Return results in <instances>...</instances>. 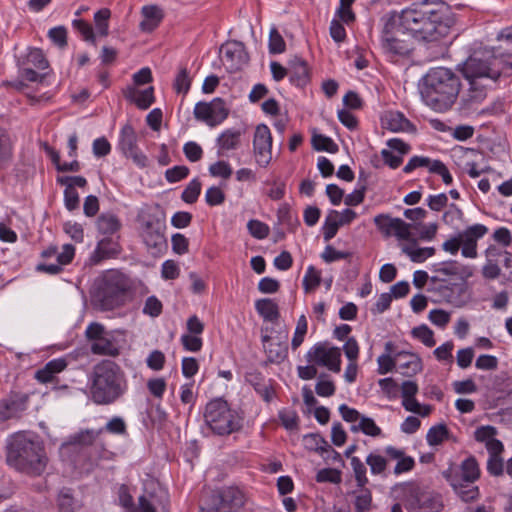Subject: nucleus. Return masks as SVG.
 <instances>
[{"label":"nucleus","instance_id":"nucleus-1","mask_svg":"<svg viewBox=\"0 0 512 512\" xmlns=\"http://www.w3.org/2000/svg\"><path fill=\"white\" fill-rule=\"evenodd\" d=\"M402 27L420 41H437L450 30L452 19L442 1L422 0L398 12Z\"/></svg>","mask_w":512,"mask_h":512},{"label":"nucleus","instance_id":"nucleus-2","mask_svg":"<svg viewBox=\"0 0 512 512\" xmlns=\"http://www.w3.org/2000/svg\"><path fill=\"white\" fill-rule=\"evenodd\" d=\"M462 73L470 85L468 100L479 103L486 97L483 81L512 76V54L502 58L495 50L475 52L464 62Z\"/></svg>","mask_w":512,"mask_h":512},{"label":"nucleus","instance_id":"nucleus-3","mask_svg":"<svg viewBox=\"0 0 512 512\" xmlns=\"http://www.w3.org/2000/svg\"><path fill=\"white\" fill-rule=\"evenodd\" d=\"M91 400L98 405H110L125 393L127 382L121 367L111 360L97 363L89 377Z\"/></svg>","mask_w":512,"mask_h":512},{"label":"nucleus","instance_id":"nucleus-4","mask_svg":"<svg viewBox=\"0 0 512 512\" xmlns=\"http://www.w3.org/2000/svg\"><path fill=\"white\" fill-rule=\"evenodd\" d=\"M460 87V79L451 69L436 67L424 76L421 96L432 109L443 112L454 104Z\"/></svg>","mask_w":512,"mask_h":512},{"label":"nucleus","instance_id":"nucleus-5","mask_svg":"<svg viewBox=\"0 0 512 512\" xmlns=\"http://www.w3.org/2000/svg\"><path fill=\"white\" fill-rule=\"evenodd\" d=\"M47 457L41 442L24 433L11 437L7 446V463L28 475H40L47 465Z\"/></svg>","mask_w":512,"mask_h":512},{"label":"nucleus","instance_id":"nucleus-6","mask_svg":"<svg viewBox=\"0 0 512 512\" xmlns=\"http://www.w3.org/2000/svg\"><path fill=\"white\" fill-rule=\"evenodd\" d=\"M127 290V280L122 273L107 271L95 282L91 291L92 305L101 311L113 310L124 304Z\"/></svg>","mask_w":512,"mask_h":512},{"label":"nucleus","instance_id":"nucleus-7","mask_svg":"<svg viewBox=\"0 0 512 512\" xmlns=\"http://www.w3.org/2000/svg\"><path fill=\"white\" fill-rule=\"evenodd\" d=\"M383 29L381 46L386 54L392 56H406L412 50L411 34L402 27L398 12L393 11L382 18Z\"/></svg>","mask_w":512,"mask_h":512},{"label":"nucleus","instance_id":"nucleus-8","mask_svg":"<svg viewBox=\"0 0 512 512\" xmlns=\"http://www.w3.org/2000/svg\"><path fill=\"white\" fill-rule=\"evenodd\" d=\"M205 422L218 435H229L242 427V419L231 410L228 403L219 398L210 401L205 408Z\"/></svg>","mask_w":512,"mask_h":512},{"label":"nucleus","instance_id":"nucleus-9","mask_svg":"<svg viewBox=\"0 0 512 512\" xmlns=\"http://www.w3.org/2000/svg\"><path fill=\"white\" fill-rule=\"evenodd\" d=\"M141 223V237L148 248L161 251L167 246L165 238V216L156 210L142 211L138 216Z\"/></svg>","mask_w":512,"mask_h":512},{"label":"nucleus","instance_id":"nucleus-10","mask_svg":"<svg viewBox=\"0 0 512 512\" xmlns=\"http://www.w3.org/2000/svg\"><path fill=\"white\" fill-rule=\"evenodd\" d=\"M85 338L90 343V351L94 355L117 357L121 346L112 331L98 322L90 323L85 330Z\"/></svg>","mask_w":512,"mask_h":512},{"label":"nucleus","instance_id":"nucleus-11","mask_svg":"<svg viewBox=\"0 0 512 512\" xmlns=\"http://www.w3.org/2000/svg\"><path fill=\"white\" fill-rule=\"evenodd\" d=\"M137 134L131 123H126L120 130L118 148L126 158L132 161L140 168L148 165L147 156L142 153L137 145Z\"/></svg>","mask_w":512,"mask_h":512},{"label":"nucleus","instance_id":"nucleus-12","mask_svg":"<svg viewBox=\"0 0 512 512\" xmlns=\"http://www.w3.org/2000/svg\"><path fill=\"white\" fill-rule=\"evenodd\" d=\"M212 506L207 512H233L245 503L243 492L237 487H225L212 494Z\"/></svg>","mask_w":512,"mask_h":512},{"label":"nucleus","instance_id":"nucleus-13","mask_svg":"<svg viewBox=\"0 0 512 512\" xmlns=\"http://www.w3.org/2000/svg\"><path fill=\"white\" fill-rule=\"evenodd\" d=\"M307 360L325 366L335 373L341 370V350L338 347H329L327 344L317 343L308 351Z\"/></svg>","mask_w":512,"mask_h":512},{"label":"nucleus","instance_id":"nucleus-14","mask_svg":"<svg viewBox=\"0 0 512 512\" xmlns=\"http://www.w3.org/2000/svg\"><path fill=\"white\" fill-rule=\"evenodd\" d=\"M30 394L21 391H11L0 400V421L19 419L27 410Z\"/></svg>","mask_w":512,"mask_h":512},{"label":"nucleus","instance_id":"nucleus-15","mask_svg":"<svg viewBox=\"0 0 512 512\" xmlns=\"http://www.w3.org/2000/svg\"><path fill=\"white\" fill-rule=\"evenodd\" d=\"M221 59L226 69L233 73L239 71L249 61L245 46L239 41H228L221 46Z\"/></svg>","mask_w":512,"mask_h":512},{"label":"nucleus","instance_id":"nucleus-16","mask_svg":"<svg viewBox=\"0 0 512 512\" xmlns=\"http://www.w3.org/2000/svg\"><path fill=\"white\" fill-rule=\"evenodd\" d=\"M254 155L258 165L266 167L272 159V136L268 126L258 125L253 139Z\"/></svg>","mask_w":512,"mask_h":512},{"label":"nucleus","instance_id":"nucleus-17","mask_svg":"<svg viewBox=\"0 0 512 512\" xmlns=\"http://www.w3.org/2000/svg\"><path fill=\"white\" fill-rule=\"evenodd\" d=\"M374 223L385 237L395 236L400 240H408L410 238V224L401 218H392L387 214H379L375 216Z\"/></svg>","mask_w":512,"mask_h":512},{"label":"nucleus","instance_id":"nucleus-18","mask_svg":"<svg viewBox=\"0 0 512 512\" xmlns=\"http://www.w3.org/2000/svg\"><path fill=\"white\" fill-rule=\"evenodd\" d=\"M442 476L453 488L458 497L465 503L473 502L480 496L479 488L473 486L468 488L465 482H461L459 471L454 466H449L442 472Z\"/></svg>","mask_w":512,"mask_h":512},{"label":"nucleus","instance_id":"nucleus-19","mask_svg":"<svg viewBox=\"0 0 512 512\" xmlns=\"http://www.w3.org/2000/svg\"><path fill=\"white\" fill-rule=\"evenodd\" d=\"M487 232L488 228L483 224H474L459 232L458 236L462 246V255L466 258H476L478 255L477 241Z\"/></svg>","mask_w":512,"mask_h":512},{"label":"nucleus","instance_id":"nucleus-20","mask_svg":"<svg viewBox=\"0 0 512 512\" xmlns=\"http://www.w3.org/2000/svg\"><path fill=\"white\" fill-rule=\"evenodd\" d=\"M121 251L120 245L112 238L105 237L98 241L96 249L90 256V263L93 265L99 264L105 259H110L117 256Z\"/></svg>","mask_w":512,"mask_h":512},{"label":"nucleus","instance_id":"nucleus-21","mask_svg":"<svg viewBox=\"0 0 512 512\" xmlns=\"http://www.w3.org/2000/svg\"><path fill=\"white\" fill-rule=\"evenodd\" d=\"M382 126L392 132H415L414 125L399 111H388L381 119Z\"/></svg>","mask_w":512,"mask_h":512},{"label":"nucleus","instance_id":"nucleus-22","mask_svg":"<svg viewBox=\"0 0 512 512\" xmlns=\"http://www.w3.org/2000/svg\"><path fill=\"white\" fill-rule=\"evenodd\" d=\"M123 94L127 100L142 110L148 109L155 101L154 88L152 86L143 90L135 86H129L123 91Z\"/></svg>","mask_w":512,"mask_h":512},{"label":"nucleus","instance_id":"nucleus-23","mask_svg":"<svg viewBox=\"0 0 512 512\" xmlns=\"http://www.w3.org/2000/svg\"><path fill=\"white\" fill-rule=\"evenodd\" d=\"M245 381L250 384L260 397L267 403L271 402L275 391L270 383H267L261 372L252 370L246 373Z\"/></svg>","mask_w":512,"mask_h":512},{"label":"nucleus","instance_id":"nucleus-24","mask_svg":"<svg viewBox=\"0 0 512 512\" xmlns=\"http://www.w3.org/2000/svg\"><path fill=\"white\" fill-rule=\"evenodd\" d=\"M262 342L264 343L268 362L280 364L286 359L288 346L285 340L275 341L270 336L265 335L262 337Z\"/></svg>","mask_w":512,"mask_h":512},{"label":"nucleus","instance_id":"nucleus-25","mask_svg":"<svg viewBox=\"0 0 512 512\" xmlns=\"http://www.w3.org/2000/svg\"><path fill=\"white\" fill-rule=\"evenodd\" d=\"M67 366V362L62 359H53L35 373V379L40 383H54L58 381L57 374L62 372Z\"/></svg>","mask_w":512,"mask_h":512},{"label":"nucleus","instance_id":"nucleus-26","mask_svg":"<svg viewBox=\"0 0 512 512\" xmlns=\"http://www.w3.org/2000/svg\"><path fill=\"white\" fill-rule=\"evenodd\" d=\"M289 80L297 87H304L308 84L310 77L306 61L294 57L289 61Z\"/></svg>","mask_w":512,"mask_h":512},{"label":"nucleus","instance_id":"nucleus-27","mask_svg":"<svg viewBox=\"0 0 512 512\" xmlns=\"http://www.w3.org/2000/svg\"><path fill=\"white\" fill-rule=\"evenodd\" d=\"M449 466H454L458 469L461 482L473 483L480 477V468L474 456H469L463 460L460 466L454 464Z\"/></svg>","mask_w":512,"mask_h":512},{"label":"nucleus","instance_id":"nucleus-28","mask_svg":"<svg viewBox=\"0 0 512 512\" xmlns=\"http://www.w3.org/2000/svg\"><path fill=\"white\" fill-rule=\"evenodd\" d=\"M142 15L144 19L140 22V29L144 32L155 30L163 18L162 10L155 5L144 6L142 8Z\"/></svg>","mask_w":512,"mask_h":512},{"label":"nucleus","instance_id":"nucleus-29","mask_svg":"<svg viewBox=\"0 0 512 512\" xmlns=\"http://www.w3.org/2000/svg\"><path fill=\"white\" fill-rule=\"evenodd\" d=\"M57 506L61 512H76L82 507V502L71 488L64 487L58 493Z\"/></svg>","mask_w":512,"mask_h":512},{"label":"nucleus","instance_id":"nucleus-30","mask_svg":"<svg viewBox=\"0 0 512 512\" xmlns=\"http://www.w3.org/2000/svg\"><path fill=\"white\" fill-rule=\"evenodd\" d=\"M255 309L258 314L268 322H276L280 317L277 303L270 298L257 300L255 302Z\"/></svg>","mask_w":512,"mask_h":512},{"label":"nucleus","instance_id":"nucleus-31","mask_svg":"<svg viewBox=\"0 0 512 512\" xmlns=\"http://www.w3.org/2000/svg\"><path fill=\"white\" fill-rule=\"evenodd\" d=\"M122 227V223L117 215L106 212L102 213L97 219V229L103 235H113Z\"/></svg>","mask_w":512,"mask_h":512},{"label":"nucleus","instance_id":"nucleus-32","mask_svg":"<svg viewBox=\"0 0 512 512\" xmlns=\"http://www.w3.org/2000/svg\"><path fill=\"white\" fill-rule=\"evenodd\" d=\"M457 269L458 261L455 260L436 263L432 266V271L436 273V275L431 277V281H445L446 277L456 276L458 273Z\"/></svg>","mask_w":512,"mask_h":512},{"label":"nucleus","instance_id":"nucleus-33","mask_svg":"<svg viewBox=\"0 0 512 512\" xmlns=\"http://www.w3.org/2000/svg\"><path fill=\"white\" fill-rule=\"evenodd\" d=\"M242 131L235 129L225 130L218 138L217 144L220 150H234L236 149L241 140Z\"/></svg>","mask_w":512,"mask_h":512},{"label":"nucleus","instance_id":"nucleus-34","mask_svg":"<svg viewBox=\"0 0 512 512\" xmlns=\"http://www.w3.org/2000/svg\"><path fill=\"white\" fill-rule=\"evenodd\" d=\"M103 433V429H85L70 437L69 445L91 446Z\"/></svg>","mask_w":512,"mask_h":512},{"label":"nucleus","instance_id":"nucleus-35","mask_svg":"<svg viewBox=\"0 0 512 512\" xmlns=\"http://www.w3.org/2000/svg\"><path fill=\"white\" fill-rule=\"evenodd\" d=\"M354 496V509L355 512H366L370 509L372 504V493L370 489L364 486L351 492Z\"/></svg>","mask_w":512,"mask_h":512},{"label":"nucleus","instance_id":"nucleus-36","mask_svg":"<svg viewBox=\"0 0 512 512\" xmlns=\"http://www.w3.org/2000/svg\"><path fill=\"white\" fill-rule=\"evenodd\" d=\"M212 127L221 124L229 115V109L221 98H215L210 102Z\"/></svg>","mask_w":512,"mask_h":512},{"label":"nucleus","instance_id":"nucleus-37","mask_svg":"<svg viewBox=\"0 0 512 512\" xmlns=\"http://www.w3.org/2000/svg\"><path fill=\"white\" fill-rule=\"evenodd\" d=\"M304 446L310 451H315L324 456L328 442L318 433H310L303 437Z\"/></svg>","mask_w":512,"mask_h":512},{"label":"nucleus","instance_id":"nucleus-38","mask_svg":"<svg viewBox=\"0 0 512 512\" xmlns=\"http://www.w3.org/2000/svg\"><path fill=\"white\" fill-rule=\"evenodd\" d=\"M23 65L33 66L34 68L43 70L48 68V60L41 49L33 48L27 53Z\"/></svg>","mask_w":512,"mask_h":512},{"label":"nucleus","instance_id":"nucleus-39","mask_svg":"<svg viewBox=\"0 0 512 512\" xmlns=\"http://www.w3.org/2000/svg\"><path fill=\"white\" fill-rule=\"evenodd\" d=\"M351 467L354 473L356 485L358 488H363L369 483L366 475L367 469L365 464L358 457H351Z\"/></svg>","mask_w":512,"mask_h":512},{"label":"nucleus","instance_id":"nucleus-40","mask_svg":"<svg viewBox=\"0 0 512 512\" xmlns=\"http://www.w3.org/2000/svg\"><path fill=\"white\" fill-rule=\"evenodd\" d=\"M497 39L502 42L497 48L496 53L502 58H507V55L512 54V28H505L497 36Z\"/></svg>","mask_w":512,"mask_h":512},{"label":"nucleus","instance_id":"nucleus-41","mask_svg":"<svg viewBox=\"0 0 512 512\" xmlns=\"http://www.w3.org/2000/svg\"><path fill=\"white\" fill-rule=\"evenodd\" d=\"M312 146L317 151H326L329 153L338 152V145L330 138L322 134H315L312 137Z\"/></svg>","mask_w":512,"mask_h":512},{"label":"nucleus","instance_id":"nucleus-42","mask_svg":"<svg viewBox=\"0 0 512 512\" xmlns=\"http://www.w3.org/2000/svg\"><path fill=\"white\" fill-rule=\"evenodd\" d=\"M268 48L271 54H281L286 50V43L275 26L270 29Z\"/></svg>","mask_w":512,"mask_h":512},{"label":"nucleus","instance_id":"nucleus-43","mask_svg":"<svg viewBox=\"0 0 512 512\" xmlns=\"http://www.w3.org/2000/svg\"><path fill=\"white\" fill-rule=\"evenodd\" d=\"M201 182L198 178L191 180L181 194V199L187 204H193L197 201L201 193Z\"/></svg>","mask_w":512,"mask_h":512},{"label":"nucleus","instance_id":"nucleus-44","mask_svg":"<svg viewBox=\"0 0 512 512\" xmlns=\"http://www.w3.org/2000/svg\"><path fill=\"white\" fill-rule=\"evenodd\" d=\"M321 283V273L314 266L307 268L303 278V288L306 293L314 291Z\"/></svg>","mask_w":512,"mask_h":512},{"label":"nucleus","instance_id":"nucleus-45","mask_svg":"<svg viewBox=\"0 0 512 512\" xmlns=\"http://www.w3.org/2000/svg\"><path fill=\"white\" fill-rule=\"evenodd\" d=\"M448 428L445 424H439L429 429L426 439L429 445L436 446L441 444L448 436Z\"/></svg>","mask_w":512,"mask_h":512},{"label":"nucleus","instance_id":"nucleus-46","mask_svg":"<svg viewBox=\"0 0 512 512\" xmlns=\"http://www.w3.org/2000/svg\"><path fill=\"white\" fill-rule=\"evenodd\" d=\"M111 12L108 8H102L98 10L94 14V22L97 29V32L101 36H107L108 35V20L110 18Z\"/></svg>","mask_w":512,"mask_h":512},{"label":"nucleus","instance_id":"nucleus-47","mask_svg":"<svg viewBox=\"0 0 512 512\" xmlns=\"http://www.w3.org/2000/svg\"><path fill=\"white\" fill-rule=\"evenodd\" d=\"M308 324L305 315H301L298 318L296 329L294 332V336L291 341V347L293 350H296L304 341V337L307 333Z\"/></svg>","mask_w":512,"mask_h":512},{"label":"nucleus","instance_id":"nucleus-48","mask_svg":"<svg viewBox=\"0 0 512 512\" xmlns=\"http://www.w3.org/2000/svg\"><path fill=\"white\" fill-rule=\"evenodd\" d=\"M366 463L373 475H380L386 470L388 461L382 455L370 453L366 458Z\"/></svg>","mask_w":512,"mask_h":512},{"label":"nucleus","instance_id":"nucleus-49","mask_svg":"<svg viewBox=\"0 0 512 512\" xmlns=\"http://www.w3.org/2000/svg\"><path fill=\"white\" fill-rule=\"evenodd\" d=\"M434 160L425 156H413L410 158L408 163L404 166L403 172L408 174L417 168H427L430 172V168L433 166Z\"/></svg>","mask_w":512,"mask_h":512},{"label":"nucleus","instance_id":"nucleus-50","mask_svg":"<svg viewBox=\"0 0 512 512\" xmlns=\"http://www.w3.org/2000/svg\"><path fill=\"white\" fill-rule=\"evenodd\" d=\"M103 432H108L114 435H126L127 434V425L122 417L114 416L112 417L104 427H102Z\"/></svg>","mask_w":512,"mask_h":512},{"label":"nucleus","instance_id":"nucleus-51","mask_svg":"<svg viewBox=\"0 0 512 512\" xmlns=\"http://www.w3.org/2000/svg\"><path fill=\"white\" fill-rule=\"evenodd\" d=\"M412 335L427 347H433L436 344L434 332L426 325L413 328Z\"/></svg>","mask_w":512,"mask_h":512},{"label":"nucleus","instance_id":"nucleus-52","mask_svg":"<svg viewBox=\"0 0 512 512\" xmlns=\"http://www.w3.org/2000/svg\"><path fill=\"white\" fill-rule=\"evenodd\" d=\"M355 0H340V5L336 10V17L342 22L349 24L355 20V14L351 9V6Z\"/></svg>","mask_w":512,"mask_h":512},{"label":"nucleus","instance_id":"nucleus-53","mask_svg":"<svg viewBox=\"0 0 512 512\" xmlns=\"http://www.w3.org/2000/svg\"><path fill=\"white\" fill-rule=\"evenodd\" d=\"M402 405L405 410L418 414L422 417L428 416L431 412V407L429 405L422 406L415 397L402 399Z\"/></svg>","mask_w":512,"mask_h":512},{"label":"nucleus","instance_id":"nucleus-54","mask_svg":"<svg viewBox=\"0 0 512 512\" xmlns=\"http://www.w3.org/2000/svg\"><path fill=\"white\" fill-rule=\"evenodd\" d=\"M404 253H406L413 262L420 263L423 262L428 257H431L435 254L434 247H426V248H409L405 247L403 249Z\"/></svg>","mask_w":512,"mask_h":512},{"label":"nucleus","instance_id":"nucleus-55","mask_svg":"<svg viewBox=\"0 0 512 512\" xmlns=\"http://www.w3.org/2000/svg\"><path fill=\"white\" fill-rule=\"evenodd\" d=\"M316 481L319 483L329 482L338 484L341 482V472L333 468H324L317 472Z\"/></svg>","mask_w":512,"mask_h":512},{"label":"nucleus","instance_id":"nucleus-56","mask_svg":"<svg viewBox=\"0 0 512 512\" xmlns=\"http://www.w3.org/2000/svg\"><path fill=\"white\" fill-rule=\"evenodd\" d=\"M249 233L257 238L264 239L269 235V226L259 220L252 219L247 223Z\"/></svg>","mask_w":512,"mask_h":512},{"label":"nucleus","instance_id":"nucleus-57","mask_svg":"<svg viewBox=\"0 0 512 512\" xmlns=\"http://www.w3.org/2000/svg\"><path fill=\"white\" fill-rule=\"evenodd\" d=\"M190 85L191 79L189 77L188 70L186 68H181L174 81L175 90L177 93L186 94L190 89Z\"/></svg>","mask_w":512,"mask_h":512},{"label":"nucleus","instance_id":"nucleus-58","mask_svg":"<svg viewBox=\"0 0 512 512\" xmlns=\"http://www.w3.org/2000/svg\"><path fill=\"white\" fill-rule=\"evenodd\" d=\"M189 168L184 165L174 166L165 171V178L169 183H176L186 178L189 174Z\"/></svg>","mask_w":512,"mask_h":512},{"label":"nucleus","instance_id":"nucleus-59","mask_svg":"<svg viewBox=\"0 0 512 512\" xmlns=\"http://www.w3.org/2000/svg\"><path fill=\"white\" fill-rule=\"evenodd\" d=\"M194 116L197 120L203 121L212 127L210 102H198L194 107Z\"/></svg>","mask_w":512,"mask_h":512},{"label":"nucleus","instance_id":"nucleus-60","mask_svg":"<svg viewBox=\"0 0 512 512\" xmlns=\"http://www.w3.org/2000/svg\"><path fill=\"white\" fill-rule=\"evenodd\" d=\"M183 152L186 158L191 162H197L201 160L203 156V150L201 146L194 141L185 143L183 146Z\"/></svg>","mask_w":512,"mask_h":512},{"label":"nucleus","instance_id":"nucleus-61","mask_svg":"<svg viewBox=\"0 0 512 512\" xmlns=\"http://www.w3.org/2000/svg\"><path fill=\"white\" fill-rule=\"evenodd\" d=\"M163 305L156 296H150L146 299L143 313L151 317H158L162 313Z\"/></svg>","mask_w":512,"mask_h":512},{"label":"nucleus","instance_id":"nucleus-62","mask_svg":"<svg viewBox=\"0 0 512 512\" xmlns=\"http://www.w3.org/2000/svg\"><path fill=\"white\" fill-rule=\"evenodd\" d=\"M184 349L190 352H198L203 346L201 337L190 334H183L180 338Z\"/></svg>","mask_w":512,"mask_h":512},{"label":"nucleus","instance_id":"nucleus-63","mask_svg":"<svg viewBox=\"0 0 512 512\" xmlns=\"http://www.w3.org/2000/svg\"><path fill=\"white\" fill-rule=\"evenodd\" d=\"M48 37L60 48L67 46V30L64 26H58L50 29Z\"/></svg>","mask_w":512,"mask_h":512},{"label":"nucleus","instance_id":"nucleus-64","mask_svg":"<svg viewBox=\"0 0 512 512\" xmlns=\"http://www.w3.org/2000/svg\"><path fill=\"white\" fill-rule=\"evenodd\" d=\"M154 495H142L138 498V505L134 507L133 512H157L154 504Z\"/></svg>","mask_w":512,"mask_h":512}]
</instances>
